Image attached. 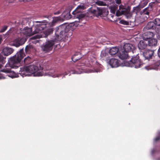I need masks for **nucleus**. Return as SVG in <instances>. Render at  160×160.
<instances>
[{
  "label": "nucleus",
  "instance_id": "4468645a",
  "mask_svg": "<svg viewBox=\"0 0 160 160\" xmlns=\"http://www.w3.org/2000/svg\"><path fill=\"white\" fill-rule=\"evenodd\" d=\"M118 56L121 59H129L128 52L122 49L119 51Z\"/></svg>",
  "mask_w": 160,
  "mask_h": 160
},
{
  "label": "nucleus",
  "instance_id": "de8ad7c7",
  "mask_svg": "<svg viewBox=\"0 0 160 160\" xmlns=\"http://www.w3.org/2000/svg\"><path fill=\"white\" fill-rule=\"evenodd\" d=\"M2 41V36L0 35V44L1 43Z\"/></svg>",
  "mask_w": 160,
  "mask_h": 160
},
{
  "label": "nucleus",
  "instance_id": "39448f33",
  "mask_svg": "<svg viewBox=\"0 0 160 160\" xmlns=\"http://www.w3.org/2000/svg\"><path fill=\"white\" fill-rule=\"evenodd\" d=\"M119 9L116 12V15L117 16H119L122 15H124L127 19H131L132 17V13L130 12L131 8L128 7L126 8L122 5L119 7Z\"/></svg>",
  "mask_w": 160,
  "mask_h": 160
},
{
  "label": "nucleus",
  "instance_id": "f8f14e48",
  "mask_svg": "<svg viewBox=\"0 0 160 160\" xmlns=\"http://www.w3.org/2000/svg\"><path fill=\"white\" fill-rule=\"evenodd\" d=\"M26 41V39L25 38H17L14 40L13 45L16 47H18L23 44Z\"/></svg>",
  "mask_w": 160,
  "mask_h": 160
},
{
  "label": "nucleus",
  "instance_id": "c85d7f7f",
  "mask_svg": "<svg viewBox=\"0 0 160 160\" xmlns=\"http://www.w3.org/2000/svg\"><path fill=\"white\" fill-rule=\"evenodd\" d=\"M155 25L160 26V18H156L153 21Z\"/></svg>",
  "mask_w": 160,
  "mask_h": 160
},
{
  "label": "nucleus",
  "instance_id": "c9c22d12",
  "mask_svg": "<svg viewBox=\"0 0 160 160\" xmlns=\"http://www.w3.org/2000/svg\"><path fill=\"white\" fill-rule=\"evenodd\" d=\"M53 20H54L57 22L58 21L63 20V18H62V17L59 16L54 17V18L53 19Z\"/></svg>",
  "mask_w": 160,
  "mask_h": 160
},
{
  "label": "nucleus",
  "instance_id": "603ef678",
  "mask_svg": "<svg viewBox=\"0 0 160 160\" xmlns=\"http://www.w3.org/2000/svg\"><path fill=\"white\" fill-rule=\"evenodd\" d=\"M111 17H112V15H111Z\"/></svg>",
  "mask_w": 160,
  "mask_h": 160
},
{
  "label": "nucleus",
  "instance_id": "37998d69",
  "mask_svg": "<svg viewBox=\"0 0 160 160\" xmlns=\"http://www.w3.org/2000/svg\"><path fill=\"white\" fill-rule=\"evenodd\" d=\"M43 17L48 18V20H50L52 19V17L51 16L49 15H43Z\"/></svg>",
  "mask_w": 160,
  "mask_h": 160
},
{
  "label": "nucleus",
  "instance_id": "cd10ccee",
  "mask_svg": "<svg viewBox=\"0 0 160 160\" xmlns=\"http://www.w3.org/2000/svg\"><path fill=\"white\" fill-rule=\"evenodd\" d=\"M32 48V46L31 45H27L25 48V51L26 53H29L30 52Z\"/></svg>",
  "mask_w": 160,
  "mask_h": 160
},
{
  "label": "nucleus",
  "instance_id": "0eeeda50",
  "mask_svg": "<svg viewBox=\"0 0 160 160\" xmlns=\"http://www.w3.org/2000/svg\"><path fill=\"white\" fill-rule=\"evenodd\" d=\"M56 42L54 39L47 41L42 46V50L45 52H49L52 49L53 46Z\"/></svg>",
  "mask_w": 160,
  "mask_h": 160
},
{
  "label": "nucleus",
  "instance_id": "79ce46f5",
  "mask_svg": "<svg viewBox=\"0 0 160 160\" xmlns=\"http://www.w3.org/2000/svg\"><path fill=\"white\" fill-rule=\"evenodd\" d=\"M13 29H10L6 33V34L8 35H11Z\"/></svg>",
  "mask_w": 160,
  "mask_h": 160
},
{
  "label": "nucleus",
  "instance_id": "c756f323",
  "mask_svg": "<svg viewBox=\"0 0 160 160\" xmlns=\"http://www.w3.org/2000/svg\"><path fill=\"white\" fill-rule=\"evenodd\" d=\"M129 22H131V21H127L123 20H122L119 21V23L125 25H128L129 24Z\"/></svg>",
  "mask_w": 160,
  "mask_h": 160
},
{
  "label": "nucleus",
  "instance_id": "5701e85b",
  "mask_svg": "<svg viewBox=\"0 0 160 160\" xmlns=\"http://www.w3.org/2000/svg\"><path fill=\"white\" fill-rule=\"evenodd\" d=\"M119 51V49L117 47H113L110 49L109 53L112 55H114Z\"/></svg>",
  "mask_w": 160,
  "mask_h": 160
},
{
  "label": "nucleus",
  "instance_id": "ddd939ff",
  "mask_svg": "<svg viewBox=\"0 0 160 160\" xmlns=\"http://www.w3.org/2000/svg\"><path fill=\"white\" fill-rule=\"evenodd\" d=\"M154 50L149 49L146 50L143 52V56L145 59L149 60L152 58L154 54Z\"/></svg>",
  "mask_w": 160,
  "mask_h": 160
},
{
  "label": "nucleus",
  "instance_id": "9d476101",
  "mask_svg": "<svg viewBox=\"0 0 160 160\" xmlns=\"http://www.w3.org/2000/svg\"><path fill=\"white\" fill-rule=\"evenodd\" d=\"M53 31V28L50 27L43 31L42 34H37L32 38V39L39 38L42 37H47L49 35L52 33Z\"/></svg>",
  "mask_w": 160,
  "mask_h": 160
},
{
  "label": "nucleus",
  "instance_id": "a19ab883",
  "mask_svg": "<svg viewBox=\"0 0 160 160\" xmlns=\"http://www.w3.org/2000/svg\"><path fill=\"white\" fill-rule=\"evenodd\" d=\"M85 16V15L84 14L80 13V14L78 15V18L79 19H82Z\"/></svg>",
  "mask_w": 160,
  "mask_h": 160
},
{
  "label": "nucleus",
  "instance_id": "a18cd8bd",
  "mask_svg": "<svg viewBox=\"0 0 160 160\" xmlns=\"http://www.w3.org/2000/svg\"><path fill=\"white\" fill-rule=\"evenodd\" d=\"M60 13L61 12L60 11H58L56 12H54V15H58L60 14Z\"/></svg>",
  "mask_w": 160,
  "mask_h": 160
},
{
  "label": "nucleus",
  "instance_id": "4c0bfd02",
  "mask_svg": "<svg viewBox=\"0 0 160 160\" xmlns=\"http://www.w3.org/2000/svg\"><path fill=\"white\" fill-rule=\"evenodd\" d=\"M157 37L158 39H160V28L158 29L157 31Z\"/></svg>",
  "mask_w": 160,
  "mask_h": 160
},
{
  "label": "nucleus",
  "instance_id": "8fccbe9b",
  "mask_svg": "<svg viewBox=\"0 0 160 160\" xmlns=\"http://www.w3.org/2000/svg\"><path fill=\"white\" fill-rule=\"evenodd\" d=\"M160 139V138L159 137H157L156 138L155 140V141H158V140H159Z\"/></svg>",
  "mask_w": 160,
  "mask_h": 160
},
{
  "label": "nucleus",
  "instance_id": "423d86ee",
  "mask_svg": "<svg viewBox=\"0 0 160 160\" xmlns=\"http://www.w3.org/2000/svg\"><path fill=\"white\" fill-rule=\"evenodd\" d=\"M36 22L38 23L35 26H33V29H34V32H35V34H42L44 29L47 27V24L49 23V22L44 20L42 21H36Z\"/></svg>",
  "mask_w": 160,
  "mask_h": 160
},
{
  "label": "nucleus",
  "instance_id": "b1692460",
  "mask_svg": "<svg viewBox=\"0 0 160 160\" xmlns=\"http://www.w3.org/2000/svg\"><path fill=\"white\" fill-rule=\"evenodd\" d=\"M151 8L147 7L143 10L142 11H141L140 14L141 15H149L150 12L151 10Z\"/></svg>",
  "mask_w": 160,
  "mask_h": 160
},
{
  "label": "nucleus",
  "instance_id": "20e7f679",
  "mask_svg": "<svg viewBox=\"0 0 160 160\" xmlns=\"http://www.w3.org/2000/svg\"><path fill=\"white\" fill-rule=\"evenodd\" d=\"M88 13L89 15L98 17H105L108 15L109 13L107 9L104 8L92 7L88 10Z\"/></svg>",
  "mask_w": 160,
  "mask_h": 160
},
{
  "label": "nucleus",
  "instance_id": "dca6fc26",
  "mask_svg": "<svg viewBox=\"0 0 160 160\" xmlns=\"http://www.w3.org/2000/svg\"><path fill=\"white\" fill-rule=\"evenodd\" d=\"M14 51V49L12 48L5 47L3 49L2 53H1L0 54H3L5 56H8L11 54Z\"/></svg>",
  "mask_w": 160,
  "mask_h": 160
},
{
  "label": "nucleus",
  "instance_id": "49530a36",
  "mask_svg": "<svg viewBox=\"0 0 160 160\" xmlns=\"http://www.w3.org/2000/svg\"><path fill=\"white\" fill-rule=\"evenodd\" d=\"M158 55L159 57H160V47L159 48L158 50Z\"/></svg>",
  "mask_w": 160,
  "mask_h": 160
},
{
  "label": "nucleus",
  "instance_id": "4be33fe9",
  "mask_svg": "<svg viewBox=\"0 0 160 160\" xmlns=\"http://www.w3.org/2000/svg\"><path fill=\"white\" fill-rule=\"evenodd\" d=\"M82 58L81 54L79 52H76L72 57V61L76 62Z\"/></svg>",
  "mask_w": 160,
  "mask_h": 160
},
{
  "label": "nucleus",
  "instance_id": "473e14b6",
  "mask_svg": "<svg viewBox=\"0 0 160 160\" xmlns=\"http://www.w3.org/2000/svg\"><path fill=\"white\" fill-rule=\"evenodd\" d=\"M107 55L108 53L105 51H103L101 52L100 56L102 59H104Z\"/></svg>",
  "mask_w": 160,
  "mask_h": 160
},
{
  "label": "nucleus",
  "instance_id": "7c9ffc66",
  "mask_svg": "<svg viewBox=\"0 0 160 160\" xmlns=\"http://www.w3.org/2000/svg\"><path fill=\"white\" fill-rule=\"evenodd\" d=\"M96 3L99 6H105L107 5L105 2L99 0L97 1L96 2Z\"/></svg>",
  "mask_w": 160,
  "mask_h": 160
},
{
  "label": "nucleus",
  "instance_id": "6e6552de",
  "mask_svg": "<svg viewBox=\"0 0 160 160\" xmlns=\"http://www.w3.org/2000/svg\"><path fill=\"white\" fill-rule=\"evenodd\" d=\"M129 66L134 67L136 68H138L142 67L143 64L139 58V56L137 55L135 57H133L129 62Z\"/></svg>",
  "mask_w": 160,
  "mask_h": 160
},
{
  "label": "nucleus",
  "instance_id": "f257e3e1",
  "mask_svg": "<svg viewBox=\"0 0 160 160\" xmlns=\"http://www.w3.org/2000/svg\"><path fill=\"white\" fill-rule=\"evenodd\" d=\"M25 56L23 49L22 48L14 56L10 58L8 63L6 64L3 70L8 73L9 76H12L13 78L18 77V75L11 70V68H16L20 66V62Z\"/></svg>",
  "mask_w": 160,
  "mask_h": 160
},
{
  "label": "nucleus",
  "instance_id": "1a4fd4ad",
  "mask_svg": "<svg viewBox=\"0 0 160 160\" xmlns=\"http://www.w3.org/2000/svg\"><path fill=\"white\" fill-rule=\"evenodd\" d=\"M6 58L5 57H4L1 54H0V69L2 67L3 65L6 62ZM4 69V68L1 70V71L3 73H0V79H5L7 78V77H10L12 78H13L11 76H9L8 73H6L4 72V71L3 70Z\"/></svg>",
  "mask_w": 160,
  "mask_h": 160
},
{
  "label": "nucleus",
  "instance_id": "aec40b11",
  "mask_svg": "<svg viewBox=\"0 0 160 160\" xmlns=\"http://www.w3.org/2000/svg\"><path fill=\"white\" fill-rule=\"evenodd\" d=\"M85 9V7L84 4H81L77 7L75 10L72 13L73 14H75L77 13L82 12V11Z\"/></svg>",
  "mask_w": 160,
  "mask_h": 160
},
{
  "label": "nucleus",
  "instance_id": "c03bdc74",
  "mask_svg": "<svg viewBox=\"0 0 160 160\" xmlns=\"http://www.w3.org/2000/svg\"><path fill=\"white\" fill-rule=\"evenodd\" d=\"M121 0H116V3L118 4H119L121 3Z\"/></svg>",
  "mask_w": 160,
  "mask_h": 160
},
{
  "label": "nucleus",
  "instance_id": "2f4dec72",
  "mask_svg": "<svg viewBox=\"0 0 160 160\" xmlns=\"http://www.w3.org/2000/svg\"><path fill=\"white\" fill-rule=\"evenodd\" d=\"M31 58L29 57L25 58L24 60V64H28L30 62Z\"/></svg>",
  "mask_w": 160,
  "mask_h": 160
},
{
  "label": "nucleus",
  "instance_id": "a211bd4d",
  "mask_svg": "<svg viewBox=\"0 0 160 160\" xmlns=\"http://www.w3.org/2000/svg\"><path fill=\"white\" fill-rule=\"evenodd\" d=\"M109 64L112 68H116L119 66V63L117 59L112 58L109 61Z\"/></svg>",
  "mask_w": 160,
  "mask_h": 160
},
{
  "label": "nucleus",
  "instance_id": "9b49d317",
  "mask_svg": "<svg viewBox=\"0 0 160 160\" xmlns=\"http://www.w3.org/2000/svg\"><path fill=\"white\" fill-rule=\"evenodd\" d=\"M21 32L26 36H30L35 34V32H34V29H33V27L32 28H28V27H26L21 30Z\"/></svg>",
  "mask_w": 160,
  "mask_h": 160
},
{
  "label": "nucleus",
  "instance_id": "a878e982",
  "mask_svg": "<svg viewBox=\"0 0 160 160\" xmlns=\"http://www.w3.org/2000/svg\"><path fill=\"white\" fill-rule=\"evenodd\" d=\"M147 28L148 29H155L156 28V26L155 25L153 22H148L147 25Z\"/></svg>",
  "mask_w": 160,
  "mask_h": 160
},
{
  "label": "nucleus",
  "instance_id": "09e8293b",
  "mask_svg": "<svg viewBox=\"0 0 160 160\" xmlns=\"http://www.w3.org/2000/svg\"><path fill=\"white\" fill-rule=\"evenodd\" d=\"M6 1L8 2V3H12L13 2V0H5Z\"/></svg>",
  "mask_w": 160,
  "mask_h": 160
},
{
  "label": "nucleus",
  "instance_id": "393cba45",
  "mask_svg": "<svg viewBox=\"0 0 160 160\" xmlns=\"http://www.w3.org/2000/svg\"><path fill=\"white\" fill-rule=\"evenodd\" d=\"M72 16L70 12H67L66 13L65 12H64L61 15V17L63 18V19H69L71 18Z\"/></svg>",
  "mask_w": 160,
  "mask_h": 160
},
{
  "label": "nucleus",
  "instance_id": "bb28decb",
  "mask_svg": "<svg viewBox=\"0 0 160 160\" xmlns=\"http://www.w3.org/2000/svg\"><path fill=\"white\" fill-rule=\"evenodd\" d=\"M141 1L139 3V5L140 7L143 8L145 6L148 2V0H141Z\"/></svg>",
  "mask_w": 160,
  "mask_h": 160
},
{
  "label": "nucleus",
  "instance_id": "e433bc0d",
  "mask_svg": "<svg viewBox=\"0 0 160 160\" xmlns=\"http://www.w3.org/2000/svg\"><path fill=\"white\" fill-rule=\"evenodd\" d=\"M7 28L8 26H4L2 27L0 31V33L4 32L7 29Z\"/></svg>",
  "mask_w": 160,
  "mask_h": 160
},
{
  "label": "nucleus",
  "instance_id": "7ed1b4c3",
  "mask_svg": "<svg viewBox=\"0 0 160 160\" xmlns=\"http://www.w3.org/2000/svg\"><path fill=\"white\" fill-rule=\"evenodd\" d=\"M69 26L66 24L60 25L55 28L56 37L54 40L56 42L59 41L64 38L69 31Z\"/></svg>",
  "mask_w": 160,
  "mask_h": 160
},
{
  "label": "nucleus",
  "instance_id": "58836bf2",
  "mask_svg": "<svg viewBox=\"0 0 160 160\" xmlns=\"http://www.w3.org/2000/svg\"><path fill=\"white\" fill-rule=\"evenodd\" d=\"M69 73H67L66 72H65L64 73L62 74H58L56 76H55L54 75L52 76V77H60L61 75H63L64 76L67 75Z\"/></svg>",
  "mask_w": 160,
  "mask_h": 160
},
{
  "label": "nucleus",
  "instance_id": "72a5a7b5",
  "mask_svg": "<svg viewBox=\"0 0 160 160\" xmlns=\"http://www.w3.org/2000/svg\"><path fill=\"white\" fill-rule=\"evenodd\" d=\"M141 8L140 7V6H139V5L138 6L133 8V12L137 13L140 10Z\"/></svg>",
  "mask_w": 160,
  "mask_h": 160
},
{
  "label": "nucleus",
  "instance_id": "ea45409f",
  "mask_svg": "<svg viewBox=\"0 0 160 160\" xmlns=\"http://www.w3.org/2000/svg\"><path fill=\"white\" fill-rule=\"evenodd\" d=\"M56 23V22L54 20H53L52 22H50L49 24L51 27H52L55 25Z\"/></svg>",
  "mask_w": 160,
  "mask_h": 160
},
{
  "label": "nucleus",
  "instance_id": "6ab92c4d",
  "mask_svg": "<svg viewBox=\"0 0 160 160\" xmlns=\"http://www.w3.org/2000/svg\"><path fill=\"white\" fill-rule=\"evenodd\" d=\"M158 41L155 38H151L148 41V45L151 48L156 46L157 45Z\"/></svg>",
  "mask_w": 160,
  "mask_h": 160
},
{
  "label": "nucleus",
  "instance_id": "2eb2a0df",
  "mask_svg": "<svg viewBox=\"0 0 160 160\" xmlns=\"http://www.w3.org/2000/svg\"><path fill=\"white\" fill-rule=\"evenodd\" d=\"M154 34L152 32H147L143 33L142 35V38L144 40L147 41L152 38Z\"/></svg>",
  "mask_w": 160,
  "mask_h": 160
},
{
  "label": "nucleus",
  "instance_id": "f704fd0d",
  "mask_svg": "<svg viewBox=\"0 0 160 160\" xmlns=\"http://www.w3.org/2000/svg\"><path fill=\"white\" fill-rule=\"evenodd\" d=\"M117 9V6H113L111 7V12L113 14H114Z\"/></svg>",
  "mask_w": 160,
  "mask_h": 160
},
{
  "label": "nucleus",
  "instance_id": "f03ea898",
  "mask_svg": "<svg viewBox=\"0 0 160 160\" xmlns=\"http://www.w3.org/2000/svg\"><path fill=\"white\" fill-rule=\"evenodd\" d=\"M39 68L40 69L38 66L33 64L24 65L20 68L19 73L23 77L27 76L28 73L33 74L35 76L44 75V68L40 66Z\"/></svg>",
  "mask_w": 160,
  "mask_h": 160
},
{
  "label": "nucleus",
  "instance_id": "3c124183",
  "mask_svg": "<svg viewBox=\"0 0 160 160\" xmlns=\"http://www.w3.org/2000/svg\"><path fill=\"white\" fill-rule=\"evenodd\" d=\"M136 1V0H134V3H135V2Z\"/></svg>",
  "mask_w": 160,
  "mask_h": 160
},
{
  "label": "nucleus",
  "instance_id": "412c9836",
  "mask_svg": "<svg viewBox=\"0 0 160 160\" xmlns=\"http://www.w3.org/2000/svg\"><path fill=\"white\" fill-rule=\"evenodd\" d=\"M147 46V43L144 41L141 40L140 41L138 44V47L139 49L143 50L145 49Z\"/></svg>",
  "mask_w": 160,
  "mask_h": 160
},
{
  "label": "nucleus",
  "instance_id": "f3484780",
  "mask_svg": "<svg viewBox=\"0 0 160 160\" xmlns=\"http://www.w3.org/2000/svg\"><path fill=\"white\" fill-rule=\"evenodd\" d=\"M134 48V46L132 44L127 43L124 44L123 46V50L127 51L128 52L131 51H132V49Z\"/></svg>",
  "mask_w": 160,
  "mask_h": 160
}]
</instances>
